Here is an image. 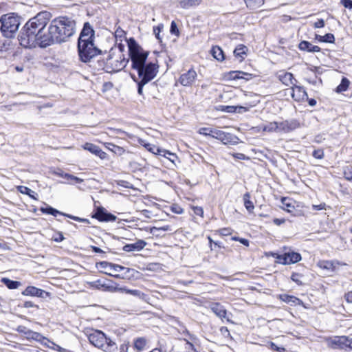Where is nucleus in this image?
I'll return each instance as SVG.
<instances>
[{
    "label": "nucleus",
    "instance_id": "obj_1",
    "mask_svg": "<svg viewBox=\"0 0 352 352\" xmlns=\"http://www.w3.org/2000/svg\"><path fill=\"white\" fill-rule=\"evenodd\" d=\"M74 21L60 16L53 19L49 26L46 43L69 42L74 34Z\"/></svg>",
    "mask_w": 352,
    "mask_h": 352
},
{
    "label": "nucleus",
    "instance_id": "obj_2",
    "mask_svg": "<svg viewBox=\"0 0 352 352\" xmlns=\"http://www.w3.org/2000/svg\"><path fill=\"white\" fill-rule=\"evenodd\" d=\"M124 51V45H114L109 52L107 58V67L111 70L109 72H116L123 69L129 62L123 54Z\"/></svg>",
    "mask_w": 352,
    "mask_h": 352
},
{
    "label": "nucleus",
    "instance_id": "obj_3",
    "mask_svg": "<svg viewBox=\"0 0 352 352\" xmlns=\"http://www.w3.org/2000/svg\"><path fill=\"white\" fill-rule=\"evenodd\" d=\"M51 16L52 15L49 12H41L25 23L38 35V38L41 41L40 44H47V33L44 32V28L50 21Z\"/></svg>",
    "mask_w": 352,
    "mask_h": 352
},
{
    "label": "nucleus",
    "instance_id": "obj_4",
    "mask_svg": "<svg viewBox=\"0 0 352 352\" xmlns=\"http://www.w3.org/2000/svg\"><path fill=\"white\" fill-rule=\"evenodd\" d=\"M88 339L92 345L105 352H116L117 351L118 347L116 342L107 338L102 331H94L89 335Z\"/></svg>",
    "mask_w": 352,
    "mask_h": 352
},
{
    "label": "nucleus",
    "instance_id": "obj_5",
    "mask_svg": "<svg viewBox=\"0 0 352 352\" xmlns=\"http://www.w3.org/2000/svg\"><path fill=\"white\" fill-rule=\"evenodd\" d=\"M0 23V30L3 36L13 38L20 25V19L14 13L6 14L1 16Z\"/></svg>",
    "mask_w": 352,
    "mask_h": 352
},
{
    "label": "nucleus",
    "instance_id": "obj_6",
    "mask_svg": "<svg viewBox=\"0 0 352 352\" xmlns=\"http://www.w3.org/2000/svg\"><path fill=\"white\" fill-rule=\"evenodd\" d=\"M129 56L131 60L132 68L136 69L146 61L148 52L144 50L141 45H127Z\"/></svg>",
    "mask_w": 352,
    "mask_h": 352
},
{
    "label": "nucleus",
    "instance_id": "obj_7",
    "mask_svg": "<svg viewBox=\"0 0 352 352\" xmlns=\"http://www.w3.org/2000/svg\"><path fill=\"white\" fill-rule=\"evenodd\" d=\"M158 68L159 66L156 63H145L135 70L140 80L149 82L157 76Z\"/></svg>",
    "mask_w": 352,
    "mask_h": 352
},
{
    "label": "nucleus",
    "instance_id": "obj_8",
    "mask_svg": "<svg viewBox=\"0 0 352 352\" xmlns=\"http://www.w3.org/2000/svg\"><path fill=\"white\" fill-rule=\"evenodd\" d=\"M80 60L85 63H89L96 56L101 54L102 51L96 45H77Z\"/></svg>",
    "mask_w": 352,
    "mask_h": 352
},
{
    "label": "nucleus",
    "instance_id": "obj_9",
    "mask_svg": "<svg viewBox=\"0 0 352 352\" xmlns=\"http://www.w3.org/2000/svg\"><path fill=\"white\" fill-rule=\"evenodd\" d=\"M18 40L19 44H37L41 43L40 38H38V35L26 24L21 29L18 36Z\"/></svg>",
    "mask_w": 352,
    "mask_h": 352
},
{
    "label": "nucleus",
    "instance_id": "obj_10",
    "mask_svg": "<svg viewBox=\"0 0 352 352\" xmlns=\"http://www.w3.org/2000/svg\"><path fill=\"white\" fill-rule=\"evenodd\" d=\"M40 210L44 214H51L54 217H56L57 214H60V215L67 217L71 219H73V220L78 221V222L89 223V220L87 219L80 218V217L74 216V215H72L69 214L63 213V212L56 210V208H54L53 207H52L50 206H47L45 208L41 207L40 208Z\"/></svg>",
    "mask_w": 352,
    "mask_h": 352
},
{
    "label": "nucleus",
    "instance_id": "obj_11",
    "mask_svg": "<svg viewBox=\"0 0 352 352\" xmlns=\"http://www.w3.org/2000/svg\"><path fill=\"white\" fill-rule=\"evenodd\" d=\"M94 31L88 23H85L83 29L78 38V44H93Z\"/></svg>",
    "mask_w": 352,
    "mask_h": 352
},
{
    "label": "nucleus",
    "instance_id": "obj_12",
    "mask_svg": "<svg viewBox=\"0 0 352 352\" xmlns=\"http://www.w3.org/2000/svg\"><path fill=\"white\" fill-rule=\"evenodd\" d=\"M197 77V74L196 71L191 68L186 72L181 74L178 81L184 87H189L192 85Z\"/></svg>",
    "mask_w": 352,
    "mask_h": 352
},
{
    "label": "nucleus",
    "instance_id": "obj_13",
    "mask_svg": "<svg viewBox=\"0 0 352 352\" xmlns=\"http://www.w3.org/2000/svg\"><path fill=\"white\" fill-rule=\"evenodd\" d=\"M92 217L100 221L105 222L114 221L116 219V217L114 214L109 212L103 207L97 208Z\"/></svg>",
    "mask_w": 352,
    "mask_h": 352
},
{
    "label": "nucleus",
    "instance_id": "obj_14",
    "mask_svg": "<svg viewBox=\"0 0 352 352\" xmlns=\"http://www.w3.org/2000/svg\"><path fill=\"white\" fill-rule=\"evenodd\" d=\"M349 337L347 336H335L329 341L330 346L333 349H345L349 348Z\"/></svg>",
    "mask_w": 352,
    "mask_h": 352
},
{
    "label": "nucleus",
    "instance_id": "obj_15",
    "mask_svg": "<svg viewBox=\"0 0 352 352\" xmlns=\"http://www.w3.org/2000/svg\"><path fill=\"white\" fill-rule=\"evenodd\" d=\"M300 126V122L297 120H284L278 122V132L289 133Z\"/></svg>",
    "mask_w": 352,
    "mask_h": 352
},
{
    "label": "nucleus",
    "instance_id": "obj_16",
    "mask_svg": "<svg viewBox=\"0 0 352 352\" xmlns=\"http://www.w3.org/2000/svg\"><path fill=\"white\" fill-rule=\"evenodd\" d=\"M210 310L221 320L226 319L228 322H230V320L227 318V310L223 305L219 302H211L209 305Z\"/></svg>",
    "mask_w": 352,
    "mask_h": 352
},
{
    "label": "nucleus",
    "instance_id": "obj_17",
    "mask_svg": "<svg viewBox=\"0 0 352 352\" xmlns=\"http://www.w3.org/2000/svg\"><path fill=\"white\" fill-rule=\"evenodd\" d=\"M284 249L288 250V251L285 252L286 259H285L284 262H283V265L294 264L301 261L302 256L300 253L296 252L285 247Z\"/></svg>",
    "mask_w": 352,
    "mask_h": 352
},
{
    "label": "nucleus",
    "instance_id": "obj_18",
    "mask_svg": "<svg viewBox=\"0 0 352 352\" xmlns=\"http://www.w3.org/2000/svg\"><path fill=\"white\" fill-rule=\"evenodd\" d=\"M291 95L292 98L298 102L302 101L307 98V93L304 87L298 86L295 84L292 87Z\"/></svg>",
    "mask_w": 352,
    "mask_h": 352
},
{
    "label": "nucleus",
    "instance_id": "obj_19",
    "mask_svg": "<svg viewBox=\"0 0 352 352\" xmlns=\"http://www.w3.org/2000/svg\"><path fill=\"white\" fill-rule=\"evenodd\" d=\"M22 294L24 296L45 298L49 296V292L34 286H28L22 292Z\"/></svg>",
    "mask_w": 352,
    "mask_h": 352
},
{
    "label": "nucleus",
    "instance_id": "obj_20",
    "mask_svg": "<svg viewBox=\"0 0 352 352\" xmlns=\"http://www.w3.org/2000/svg\"><path fill=\"white\" fill-rule=\"evenodd\" d=\"M220 133L221 135H219L217 140H221L223 144L236 145L239 143V139L237 138V136L230 133H226L223 131H221Z\"/></svg>",
    "mask_w": 352,
    "mask_h": 352
},
{
    "label": "nucleus",
    "instance_id": "obj_21",
    "mask_svg": "<svg viewBox=\"0 0 352 352\" xmlns=\"http://www.w3.org/2000/svg\"><path fill=\"white\" fill-rule=\"evenodd\" d=\"M83 148L85 150L89 151L90 153L98 156L100 159L103 160L106 157L107 153L102 151L100 148L92 143L87 142L84 144Z\"/></svg>",
    "mask_w": 352,
    "mask_h": 352
},
{
    "label": "nucleus",
    "instance_id": "obj_22",
    "mask_svg": "<svg viewBox=\"0 0 352 352\" xmlns=\"http://www.w3.org/2000/svg\"><path fill=\"white\" fill-rule=\"evenodd\" d=\"M146 245V241L142 239L138 240L134 243L131 244H126L122 248V250L125 252H134V251H140L144 248V247Z\"/></svg>",
    "mask_w": 352,
    "mask_h": 352
},
{
    "label": "nucleus",
    "instance_id": "obj_23",
    "mask_svg": "<svg viewBox=\"0 0 352 352\" xmlns=\"http://www.w3.org/2000/svg\"><path fill=\"white\" fill-rule=\"evenodd\" d=\"M90 285L92 287L96 288L97 289H101L104 292H109L112 293L116 292V287L107 285V283L100 279L90 283Z\"/></svg>",
    "mask_w": 352,
    "mask_h": 352
},
{
    "label": "nucleus",
    "instance_id": "obj_24",
    "mask_svg": "<svg viewBox=\"0 0 352 352\" xmlns=\"http://www.w3.org/2000/svg\"><path fill=\"white\" fill-rule=\"evenodd\" d=\"M229 76L232 80L243 79L248 81L253 78V74L242 71H231L229 72Z\"/></svg>",
    "mask_w": 352,
    "mask_h": 352
},
{
    "label": "nucleus",
    "instance_id": "obj_25",
    "mask_svg": "<svg viewBox=\"0 0 352 352\" xmlns=\"http://www.w3.org/2000/svg\"><path fill=\"white\" fill-rule=\"evenodd\" d=\"M278 79L285 85H294V81L296 82V80L294 78L293 74L289 72H280L278 74Z\"/></svg>",
    "mask_w": 352,
    "mask_h": 352
},
{
    "label": "nucleus",
    "instance_id": "obj_26",
    "mask_svg": "<svg viewBox=\"0 0 352 352\" xmlns=\"http://www.w3.org/2000/svg\"><path fill=\"white\" fill-rule=\"evenodd\" d=\"M278 299H280V300L286 302V303H288L291 305H301L302 304V301L299 299L298 298L294 296H292V295H289V294H280L278 295Z\"/></svg>",
    "mask_w": 352,
    "mask_h": 352
},
{
    "label": "nucleus",
    "instance_id": "obj_27",
    "mask_svg": "<svg viewBox=\"0 0 352 352\" xmlns=\"http://www.w3.org/2000/svg\"><path fill=\"white\" fill-rule=\"evenodd\" d=\"M220 131V130L210 127H202L199 129V134L205 136H210L216 139H217L219 135H221Z\"/></svg>",
    "mask_w": 352,
    "mask_h": 352
},
{
    "label": "nucleus",
    "instance_id": "obj_28",
    "mask_svg": "<svg viewBox=\"0 0 352 352\" xmlns=\"http://www.w3.org/2000/svg\"><path fill=\"white\" fill-rule=\"evenodd\" d=\"M248 47L246 45H239L234 50V56L241 62L245 59L248 54Z\"/></svg>",
    "mask_w": 352,
    "mask_h": 352
},
{
    "label": "nucleus",
    "instance_id": "obj_29",
    "mask_svg": "<svg viewBox=\"0 0 352 352\" xmlns=\"http://www.w3.org/2000/svg\"><path fill=\"white\" fill-rule=\"evenodd\" d=\"M210 52L212 56L219 61H222L225 59L223 51L219 45H212Z\"/></svg>",
    "mask_w": 352,
    "mask_h": 352
},
{
    "label": "nucleus",
    "instance_id": "obj_30",
    "mask_svg": "<svg viewBox=\"0 0 352 352\" xmlns=\"http://www.w3.org/2000/svg\"><path fill=\"white\" fill-rule=\"evenodd\" d=\"M17 190L21 192V194L27 195L30 198L37 200L38 195L34 191L32 190L28 187L24 186H18L16 187Z\"/></svg>",
    "mask_w": 352,
    "mask_h": 352
},
{
    "label": "nucleus",
    "instance_id": "obj_31",
    "mask_svg": "<svg viewBox=\"0 0 352 352\" xmlns=\"http://www.w3.org/2000/svg\"><path fill=\"white\" fill-rule=\"evenodd\" d=\"M201 2V0H181L179 1V5L184 9H188L199 6Z\"/></svg>",
    "mask_w": 352,
    "mask_h": 352
},
{
    "label": "nucleus",
    "instance_id": "obj_32",
    "mask_svg": "<svg viewBox=\"0 0 352 352\" xmlns=\"http://www.w3.org/2000/svg\"><path fill=\"white\" fill-rule=\"evenodd\" d=\"M281 203L283 204V209L287 212H292L293 210H294V205L293 204V201L291 199L283 197L281 199Z\"/></svg>",
    "mask_w": 352,
    "mask_h": 352
},
{
    "label": "nucleus",
    "instance_id": "obj_33",
    "mask_svg": "<svg viewBox=\"0 0 352 352\" xmlns=\"http://www.w3.org/2000/svg\"><path fill=\"white\" fill-rule=\"evenodd\" d=\"M1 281L10 289H17L21 285V283L19 281L12 280L8 278H2Z\"/></svg>",
    "mask_w": 352,
    "mask_h": 352
},
{
    "label": "nucleus",
    "instance_id": "obj_34",
    "mask_svg": "<svg viewBox=\"0 0 352 352\" xmlns=\"http://www.w3.org/2000/svg\"><path fill=\"white\" fill-rule=\"evenodd\" d=\"M170 230L169 226H165L162 227H152L150 228V233L152 234L155 236H162V232H166Z\"/></svg>",
    "mask_w": 352,
    "mask_h": 352
},
{
    "label": "nucleus",
    "instance_id": "obj_35",
    "mask_svg": "<svg viewBox=\"0 0 352 352\" xmlns=\"http://www.w3.org/2000/svg\"><path fill=\"white\" fill-rule=\"evenodd\" d=\"M121 293H126L128 294L133 295L134 296L138 297L140 299H144L146 295L142 293L141 291L138 289H129L126 287H122V289L120 290Z\"/></svg>",
    "mask_w": 352,
    "mask_h": 352
},
{
    "label": "nucleus",
    "instance_id": "obj_36",
    "mask_svg": "<svg viewBox=\"0 0 352 352\" xmlns=\"http://www.w3.org/2000/svg\"><path fill=\"white\" fill-rule=\"evenodd\" d=\"M250 195L249 192H246L243 195V201H244V206L245 207L246 210L250 212H252L254 206V204L252 201L250 200Z\"/></svg>",
    "mask_w": 352,
    "mask_h": 352
},
{
    "label": "nucleus",
    "instance_id": "obj_37",
    "mask_svg": "<svg viewBox=\"0 0 352 352\" xmlns=\"http://www.w3.org/2000/svg\"><path fill=\"white\" fill-rule=\"evenodd\" d=\"M263 131L267 132H278V122H271L263 126Z\"/></svg>",
    "mask_w": 352,
    "mask_h": 352
},
{
    "label": "nucleus",
    "instance_id": "obj_38",
    "mask_svg": "<svg viewBox=\"0 0 352 352\" xmlns=\"http://www.w3.org/2000/svg\"><path fill=\"white\" fill-rule=\"evenodd\" d=\"M125 34L123 30L118 28L115 32L116 44H122L124 41H126Z\"/></svg>",
    "mask_w": 352,
    "mask_h": 352
},
{
    "label": "nucleus",
    "instance_id": "obj_39",
    "mask_svg": "<svg viewBox=\"0 0 352 352\" xmlns=\"http://www.w3.org/2000/svg\"><path fill=\"white\" fill-rule=\"evenodd\" d=\"M318 265L324 270L334 271L336 266L332 261H320Z\"/></svg>",
    "mask_w": 352,
    "mask_h": 352
},
{
    "label": "nucleus",
    "instance_id": "obj_40",
    "mask_svg": "<svg viewBox=\"0 0 352 352\" xmlns=\"http://www.w3.org/2000/svg\"><path fill=\"white\" fill-rule=\"evenodd\" d=\"M247 6L251 10L260 8L264 3V0H244Z\"/></svg>",
    "mask_w": 352,
    "mask_h": 352
},
{
    "label": "nucleus",
    "instance_id": "obj_41",
    "mask_svg": "<svg viewBox=\"0 0 352 352\" xmlns=\"http://www.w3.org/2000/svg\"><path fill=\"white\" fill-rule=\"evenodd\" d=\"M25 336L28 340H34L36 341H40L43 338V336L41 333L33 331L29 329L27 330Z\"/></svg>",
    "mask_w": 352,
    "mask_h": 352
},
{
    "label": "nucleus",
    "instance_id": "obj_42",
    "mask_svg": "<svg viewBox=\"0 0 352 352\" xmlns=\"http://www.w3.org/2000/svg\"><path fill=\"white\" fill-rule=\"evenodd\" d=\"M146 345V340L144 338H138L134 341V348L138 351H142L144 349Z\"/></svg>",
    "mask_w": 352,
    "mask_h": 352
},
{
    "label": "nucleus",
    "instance_id": "obj_43",
    "mask_svg": "<svg viewBox=\"0 0 352 352\" xmlns=\"http://www.w3.org/2000/svg\"><path fill=\"white\" fill-rule=\"evenodd\" d=\"M349 86V80L343 77L340 85L336 87V91L337 93H341L347 90Z\"/></svg>",
    "mask_w": 352,
    "mask_h": 352
},
{
    "label": "nucleus",
    "instance_id": "obj_44",
    "mask_svg": "<svg viewBox=\"0 0 352 352\" xmlns=\"http://www.w3.org/2000/svg\"><path fill=\"white\" fill-rule=\"evenodd\" d=\"M162 151L160 156H162L170 160L174 164H175V161L177 160V156L176 154L170 152L169 151L162 149Z\"/></svg>",
    "mask_w": 352,
    "mask_h": 352
},
{
    "label": "nucleus",
    "instance_id": "obj_45",
    "mask_svg": "<svg viewBox=\"0 0 352 352\" xmlns=\"http://www.w3.org/2000/svg\"><path fill=\"white\" fill-rule=\"evenodd\" d=\"M319 42L332 43L334 42V36L332 34H327L324 36L316 35Z\"/></svg>",
    "mask_w": 352,
    "mask_h": 352
},
{
    "label": "nucleus",
    "instance_id": "obj_46",
    "mask_svg": "<svg viewBox=\"0 0 352 352\" xmlns=\"http://www.w3.org/2000/svg\"><path fill=\"white\" fill-rule=\"evenodd\" d=\"M109 146H107L108 149L111 151L113 153L118 155H121L124 153V149L122 147L117 146L112 143H109Z\"/></svg>",
    "mask_w": 352,
    "mask_h": 352
},
{
    "label": "nucleus",
    "instance_id": "obj_47",
    "mask_svg": "<svg viewBox=\"0 0 352 352\" xmlns=\"http://www.w3.org/2000/svg\"><path fill=\"white\" fill-rule=\"evenodd\" d=\"M144 147L149 151L150 152L153 153V154L160 155L162 151V148H160L155 145L151 144H145Z\"/></svg>",
    "mask_w": 352,
    "mask_h": 352
},
{
    "label": "nucleus",
    "instance_id": "obj_48",
    "mask_svg": "<svg viewBox=\"0 0 352 352\" xmlns=\"http://www.w3.org/2000/svg\"><path fill=\"white\" fill-rule=\"evenodd\" d=\"M299 49L302 51H306L308 52H319L320 48L318 45H298Z\"/></svg>",
    "mask_w": 352,
    "mask_h": 352
},
{
    "label": "nucleus",
    "instance_id": "obj_49",
    "mask_svg": "<svg viewBox=\"0 0 352 352\" xmlns=\"http://www.w3.org/2000/svg\"><path fill=\"white\" fill-rule=\"evenodd\" d=\"M303 277V275L300 273L293 272L291 276V279L292 281L296 283L298 285L300 286L303 285L301 278Z\"/></svg>",
    "mask_w": 352,
    "mask_h": 352
},
{
    "label": "nucleus",
    "instance_id": "obj_50",
    "mask_svg": "<svg viewBox=\"0 0 352 352\" xmlns=\"http://www.w3.org/2000/svg\"><path fill=\"white\" fill-rule=\"evenodd\" d=\"M270 349L276 352H285V349L283 346H278L274 342H269Z\"/></svg>",
    "mask_w": 352,
    "mask_h": 352
},
{
    "label": "nucleus",
    "instance_id": "obj_51",
    "mask_svg": "<svg viewBox=\"0 0 352 352\" xmlns=\"http://www.w3.org/2000/svg\"><path fill=\"white\" fill-rule=\"evenodd\" d=\"M221 110L228 113H236L237 107L235 106H221Z\"/></svg>",
    "mask_w": 352,
    "mask_h": 352
},
{
    "label": "nucleus",
    "instance_id": "obj_52",
    "mask_svg": "<svg viewBox=\"0 0 352 352\" xmlns=\"http://www.w3.org/2000/svg\"><path fill=\"white\" fill-rule=\"evenodd\" d=\"M170 32L172 34H174L177 36H178L179 34V29L177 28L176 23L174 21L171 22Z\"/></svg>",
    "mask_w": 352,
    "mask_h": 352
},
{
    "label": "nucleus",
    "instance_id": "obj_53",
    "mask_svg": "<svg viewBox=\"0 0 352 352\" xmlns=\"http://www.w3.org/2000/svg\"><path fill=\"white\" fill-rule=\"evenodd\" d=\"M344 177L348 181H352V167H347L344 170Z\"/></svg>",
    "mask_w": 352,
    "mask_h": 352
},
{
    "label": "nucleus",
    "instance_id": "obj_54",
    "mask_svg": "<svg viewBox=\"0 0 352 352\" xmlns=\"http://www.w3.org/2000/svg\"><path fill=\"white\" fill-rule=\"evenodd\" d=\"M314 157L321 160L324 157V151L322 149L314 150L312 153Z\"/></svg>",
    "mask_w": 352,
    "mask_h": 352
},
{
    "label": "nucleus",
    "instance_id": "obj_55",
    "mask_svg": "<svg viewBox=\"0 0 352 352\" xmlns=\"http://www.w3.org/2000/svg\"><path fill=\"white\" fill-rule=\"evenodd\" d=\"M273 257L277 259V262L283 265V262L286 259L285 252L283 254L274 253L273 254Z\"/></svg>",
    "mask_w": 352,
    "mask_h": 352
},
{
    "label": "nucleus",
    "instance_id": "obj_56",
    "mask_svg": "<svg viewBox=\"0 0 352 352\" xmlns=\"http://www.w3.org/2000/svg\"><path fill=\"white\" fill-rule=\"evenodd\" d=\"M171 211L175 214H182L184 212V210L179 206V205H177V204H173L171 208Z\"/></svg>",
    "mask_w": 352,
    "mask_h": 352
},
{
    "label": "nucleus",
    "instance_id": "obj_57",
    "mask_svg": "<svg viewBox=\"0 0 352 352\" xmlns=\"http://www.w3.org/2000/svg\"><path fill=\"white\" fill-rule=\"evenodd\" d=\"M163 28V25H158L157 27H154L153 28V32L156 36V38L160 41L162 42V39L160 38V33L161 32V30Z\"/></svg>",
    "mask_w": 352,
    "mask_h": 352
},
{
    "label": "nucleus",
    "instance_id": "obj_58",
    "mask_svg": "<svg viewBox=\"0 0 352 352\" xmlns=\"http://www.w3.org/2000/svg\"><path fill=\"white\" fill-rule=\"evenodd\" d=\"M148 82L142 80H140L138 82V93L140 94V95H142L143 94V87L147 84Z\"/></svg>",
    "mask_w": 352,
    "mask_h": 352
},
{
    "label": "nucleus",
    "instance_id": "obj_59",
    "mask_svg": "<svg viewBox=\"0 0 352 352\" xmlns=\"http://www.w3.org/2000/svg\"><path fill=\"white\" fill-rule=\"evenodd\" d=\"M125 267H123V266H121L120 265H118V264H113V263H111V265H110V270H113L115 272H120L122 271V270H124Z\"/></svg>",
    "mask_w": 352,
    "mask_h": 352
},
{
    "label": "nucleus",
    "instance_id": "obj_60",
    "mask_svg": "<svg viewBox=\"0 0 352 352\" xmlns=\"http://www.w3.org/2000/svg\"><path fill=\"white\" fill-rule=\"evenodd\" d=\"M192 210L196 215L202 217L204 214V210L201 207L194 206Z\"/></svg>",
    "mask_w": 352,
    "mask_h": 352
},
{
    "label": "nucleus",
    "instance_id": "obj_61",
    "mask_svg": "<svg viewBox=\"0 0 352 352\" xmlns=\"http://www.w3.org/2000/svg\"><path fill=\"white\" fill-rule=\"evenodd\" d=\"M107 285L112 286L113 287H116V292H120V290L122 289V287H119L118 285L116 283H114L113 280H107Z\"/></svg>",
    "mask_w": 352,
    "mask_h": 352
},
{
    "label": "nucleus",
    "instance_id": "obj_62",
    "mask_svg": "<svg viewBox=\"0 0 352 352\" xmlns=\"http://www.w3.org/2000/svg\"><path fill=\"white\" fill-rule=\"evenodd\" d=\"M233 157L236 159L241 160L248 159V157L245 155H244L243 153H240L233 154Z\"/></svg>",
    "mask_w": 352,
    "mask_h": 352
},
{
    "label": "nucleus",
    "instance_id": "obj_63",
    "mask_svg": "<svg viewBox=\"0 0 352 352\" xmlns=\"http://www.w3.org/2000/svg\"><path fill=\"white\" fill-rule=\"evenodd\" d=\"M342 5L349 9H352V1L351 0H341Z\"/></svg>",
    "mask_w": 352,
    "mask_h": 352
},
{
    "label": "nucleus",
    "instance_id": "obj_64",
    "mask_svg": "<svg viewBox=\"0 0 352 352\" xmlns=\"http://www.w3.org/2000/svg\"><path fill=\"white\" fill-rule=\"evenodd\" d=\"M347 302L352 303V292H349L344 296Z\"/></svg>",
    "mask_w": 352,
    "mask_h": 352
}]
</instances>
